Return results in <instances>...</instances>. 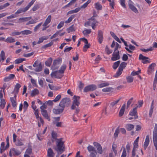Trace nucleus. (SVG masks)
Wrapping results in <instances>:
<instances>
[{
    "label": "nucleus",
    "instance_id": "nucleus-1",
    "mask_svg": "<svg viewBox=\"0 0 157 157\" xmlns=\"http://www.w3.org/2000/svg\"><path fill=\"white\" fill-rule=\"evenodd\" d=\"M62 138H60L57 139L56 141L57 147L55 148L56 150L59 154L62 153L65 151V145L64 142L62 141Z\"/></svg>",
    "mask_w": 157,
    "mask_h": 157
},
{
    "label": "nucleus",
    "instance_id": "nucleus-2",
    "mask_svg": "<svg viewBox=\"0 0 157 157\" xmlns=\"http://www.w3.org/2000/svg\"><path fill=\"white\" fill-rule=\"evenodd\" d=\"M80 98L79 96H77L75 95L73 96V100L72 101V105L71 106V109L74 110L75 108L78 107V106L80 104L79 101Z\"/></svg>",
    "mask_w": 157,
    "mask_h": 157
},
{
    "label": "nucleus",
    "instance_id": "nucleus-3",
    "mask_svg": "<svg viewBox=\"0 0 157 157\" xmlns=\"http://www.w3.org/2000/svg\"><path fill=\"white\" fill-rule=\"evenodd\" d=\"M71 102V100L69 98H65L62 99L59 103V106L62 108H64L68 106Z\"/></svg>",
    "mask_w": 157,
    "mask_h": 157
},
{
    "label": "nucleus",
    "instance_id": "nucleus-4",
    "mask_svg": "<svg viewBox=\"0 0 157 157\" xmlns=\"http://www.w3.org/2000/svg\"><path fill=\"white\" fill-rule=\"evenodd\" d=\"M33 66L35 67L34 71L36 72H40L42 71V67L41 62H39L38 60L36 61L33 65Z\"/></svg>",
    "mask_w": 157,
    "mask_h": 157
},
{
    "label": "nucleus",
    "instance_id": "nucleus-5",
    "mask_svg": "<svg viewBox=\"0 0 157 157\" xmlns=\"http://www.w3.org/2000/svg\"><path fill=\"white\" fill-rule=\"evenodd\" d=\"M97 88L96 85L94 84L89 85L86 86L84 89V92H87L89 91H92L94 90Z\"/></svg>",
    "mask_w": 157,
    "mask_h": 157
},
{
    "label": "nucleus",
    "instance_id": "nucleus-6",
    "mask_svg": "<svg viewBox=\"0 0 157 157\" xmlns=\"http://www.w3.org/2000/svg\"><path fill=\"white\" fill-rule=\"evenodd\" d=\"M62 61V59L55 60L53 63V64L51 67L52 69L55 70L58 69L59 67V65L60 64V62Z\"/></svg>",
    "mask_w": 157,
    "mask_h": 157
},
{
    "label": "nucleus",
    "instance_id": "nucleus-7",
    "mask_svg": "<svg viewBox=\"0 0 157 157\" xmlns=\"http://www.w3.org/2000/svg\"><path fill=\"white\" fill-rule=\"evenodd\" d=\"M149 58L148 57L145 56L142 54H140L139 55V59L142 60V62L144 64L150 63V61L147 60Z\"/></svg>",
    "mask_w": 157,
    "mask_h": 157
},
{
    "label": "nucleus",
    "instance_id": "nucleus-8",
    "mask_svg": "<svg viewBox=\"0 0 157 157\" xmlns=\"http://www.w3.org/2000/svg\"><path fill=\"white\" fill-rule=\"evenodd\" d=\"M96 15H94L92 16L89 21L87 22V24L88 25H97V23H98V22L94 18V17H96Z\"/></svg>",
    "mask_w": 157,
    "mask_h": 157
},
{
    "label": "nucleus",
    "instance_id": "nucleus-9",
    "mask_svg": "<svg viewBox=\"0 0 157 157\" xmlns=\"http://www.w3.org/2000/svg\"><path fill=\"white\" fill-rule=\"evenodd\" d=\"M138 106L134 108L129 113V115L131 116H134V119H137L138 118L137 109Z\"/></svg>",
    "mask_w": 157,
    "mask_h": 157
},
{
    "label": "nucleus",
    "instance_id": "nucleus-10",
    "mask_svg": "<svg viewBox=\"0 0 157 157\" xmlns=\"http://www.w3.org/2000/svg\"><path fill=\"white\" fill-rule=\"evenodd\" d=\"M120 59V56L119 55V51H117V52H114L112 54L111 60L113 61H114L119 59Z\"/></svg>",
    "mask_w": 157,
    "mask_h": 157
},
{
    "label": "nucleus",
    "instance_id": "nucleus-11",
    "mask_svg": "<svg viewBox=\"0 0 157 157\" xmlns=\"http://www.w3.org/2000/svg\"><path fill=\"white\" fill-rule=\"evenodd\" d=\"M93 144L94 146L96 147L98 152L100 154H101L103 152V151L101 145L96 142H94Z\"/></svg>",
    "mask_w": 157,
    "mask_h": 157
},
{
    "label": "nucleus",
    "instance_id": "nucleus-12",
    "mask_svg": "<svg viewBox=\"0 0 157 157\" xmlns=\"http://www.w3.org/2000/svg\"><path fill=\"white\" fill-rule=\"evenodd\" d=\"M98 38L99 43L101 44L103 40V32L101 30L98 31Z\"/></svg>",
    "mask_w": 157,
    "mask_h": 157
},
{
    "label": "nucleus",
    "instance_id": "nucleus-13",
    "mask_svg": "<svg viewBox=\"0 0 157 157\" xmlns=\"http://www.w3.org/2000/svg\"><path fill=\"white\" fill-rule=\"evenodd\" d=\"M156 66V64L155 63H152L148 67L147 70L148 73L150 75L152 73V72L154 70V67Z\"/></svg>",
    "mask_w": 157,
    "mask_h": 157
},
{
    "label": "nucleus",
    "instance_id": "nucleus-14",
    "mask_svg": "<svg viewBox=\"0 0 157 157\" xmlns=\"http://www.w3.org/2000/svg\"><path fill=\"white\" fill-rule=\"evenodd\" d=\"M138 143L134 142L133 147L132 151V157H135L136 155L135 149L138 147Z\"/></svg>",
    "mask_w": 157,
    "mask_h": 157
},
{
    "label": "nucleus",
    "instance_id": "nucleus-15",
    "mask_svg": "<svg viewBox=\"0 0 157 157\" xmlns=\"http://www.w3.org/2000/svg\"><path fill=\"white\" fill-rule=\"evenodd\" d=\"M32 18V17H31L20 18L18 19V22L22 23L24 22L30 20Z\"/></svg>",
    "mask_w": 157,
    "mask_h": 157
},
{
    "label": "nucleus",
    "instance_id": "nucleus-16",
    "mask_svg": "<svg viewBox=\"0 0 157 157\" xmlns=\"http://www.w3.org/2000/svg\"><path fill=\"white\" fill-rule=\"evenodd\" d=\"M15 77V76L14 74H10L8 76L5 78L4 81L5 82H8L10 80L13 79Z\"/></svg>",
    "mask_w": 157,
    "mask_h": 157
},
{
    "label": "nucleus",
    "instance_id": "nucleus-17",
    "mask_svg": "<svg viewBox=\"0 0 157 157\" xmlns=\"http://www.w3.org/2000/svg\"><path fill=\"white\" fill-rule=\"evenodd\" d=\"M149 137L148 135H147L146 136L145 142L144 143V149H146L149 143Z\"/></svg>",
    "mask_w": 157,
    "mask_h": 157
},
{
    "label": "nucleus",
    "instance_id": "nucleus-18",
    "mask_svg": "<svg viewBox=\"0 0 157 157\" xmlns=\"http://www.w3.org/2000/svg\"><path fill=\"white\" fill-rule=\"evenodd\" d=\"M42 115L48 121H50V119L48 116L47 111L46 110H41Z\"/></svg>",
    "mask_w": 157,
    "mask_h": 157
},
{
    "label": "nucleus",
    "instance_id": "nucleus-19",
    "mask_svg": "<svg viewBox=\"0 0 157 157\" xmlns=\"http://www.w3.org/2000/svg\"><path fill=\"white\" fill-rule=\"evenodd\" d=\"M64 109L63 108H62L59 109H53V113L56 114H59L61 113L63 111Z\"/></svg>",
    "mask_w": 157,
    "mask_h": 157
},
{
    "label": "nucleus",
    "instance_id": "nucleus-20",
    "mask_svg": "<svg viewBox=\"0 0 157 157\" xmlns=\"http://www.w3.org/2000/svg\"><path fill=\"white\" fill-rule=\"evenodd\" d=\"M28 10V9L27 8L26 6L25 8H20L17 10V11L15 13L17 15V14H18L21 13L25 12Z\"/></svg>",
    "mask_w": 157,
    "mask_h": 157
},
{
    "label": "nucleus",
    "instance_id": "nucleus-21",
    "mask_svg": "<svg viewBox=\"0 0 157 157\" xmlns=\"http://www.w3.org/2000/svg\"><path fill=\"white\" fill-rule=\"evenodd\" d=\"M55 153L51 148H49L47 151V156L48 157H54Z\"/></svg>",
    "mask_w": 157,
    "mask_h": 157
},
{
    "label": "nucleus",
    "instance_id": "nucleus-22",
    "mask_svg": "<svg viewBox=\"0 0 157 157\" xmlns=\"http://www.w3.org/2000/svg\"><path fill=\"white\" fill-rule=\"evenodd\" d=\"M51 15L48 16L47 18H46L44 23L43 25V26H45L47 25L51 21Z\"/></svg>",
    "mask_w": 157,
    "mask_h": 157
},
{
    "label": "nucleus",
    "instance_id": "nucleus-23",
    "mask_svg": "<svg viewBox=\"0 0 157 157\" xmlns=\"http://www.w3.org/2000/svg\"><path fill=\"white\" fill-rule=\"evenodd\" d=\"M125 127L128 131H130L134 128V126L132 124H128L126 125Z\"/></svg>",
    "mask_w": 157,
    "mask_h": 157
},
{
    "label": "nucleus",
    "instance_id": "nucleus-24",
    "mask_svg": "<svg viewBox=\"0 0 157 157\" xmlns=\"http://www.w3.org/2000/svg\"><path fill=\"white\" fill-rule=\"evenodd\" d=\"M58 71H55L52 72L51 74V76L52 77H53L54 76L56 78H61L63 76L62 75H57V73Z\"/></svg>",
    "mask_w": 157,
    "mask_h": 157
},
{
    "label": "nucleus",
    "instance_id": "nucleus-25",
    "mask_svg": "<svg viewBox=\"0 0 157 157\" xmlns=\"http://www.w3.org/2000/svg\"><path fill=\"white\" fill-rule=\"evenodd\" d=\"M125 107V104H124L122 106L119 113V115L120 117H121L123 115Z\"/></svg>",
    "mask_w": 157,
    "mask_h": 157
},
{
    "label": "nucleus",
    "instance_id": "nucleus-26",
    "mask_svg": "<svg viewBox=\"0 0 157 157\" xmlns=\"http://www.w3.org/2000/svg\"><path fill=\"white\" fill-rule=\"evenodd\" d=\"M15 39L13 38L12 37H9L7 38L5 41L7 43H12L15 42Z\"/></svg>",
    "mask_w": 157,
    "mask_h": 157
},
{
    "label": "nucleus",
    "instance_id": "nucleus-27",
    "mask_svg": "<svg viewBox=\"0 0 157 157\" xmlns=\"http://www.w3.org/2000/svg\"><path fill=\"white\" fill-rule=\"evenodd\" d=\"M11 151H12V152L14 155H20L21 153L19 151L16 150L14 148H12L11 149Z\"/></svg>",
    "mask_w": 157,
    "mask_h": 157
},
{
    "label": "nucleus",
    "instance_id": "nucleus-28",
    "mask_svg": "<svg viewBox=\"0 0 157 157\" xmlns=\"http://www.w3.org/2000/svg\"><path fill=\"white\" fill-rule=\"evenodd\" d=\"M66 68V65L65 64H63L60 67V70H59L58 72L60 74H63Z\"/></svg>",
    "mask_w": 157,
    "mask_h": 157
},
{
    "label": "nucleus",
    "instance_id": "nucleus-29",
    "mask_svg": "<svg viewBox=\"0 0 157 157\" xmlns=\"http://www.w3.org/2000/svg\"><path fill=\"white\" fill-rule=\"evenodd\" d=\"M22 140L21 139H18L16 141V142H15V145L17 146H21L24 145L23 143L22 142Z\"/></svg>",
    "mask_w": 157,
    "mask_h": 157
},
{
    "label": "nucleus",
    "instance_id": "nucleus-30",
    "mask_svg": "<svg viewBox=\"0 0 157 157\" xmlns=\"http://www.w3.org/2000/svg\"><path fill=\"white\" fill-rule=\"evenodd\" d=\"M95 7L97 10H101L102 9V6L97 2L95 4Z\"/></svg>",
    "mask_w": 157,
    "mask_h": 157
},
{
    "label": "nucleus",
    "instance_id": "nucleus-31",
    "mask_svg": "<svg viewBox=\"0 0 157 157\" xmlns=\"http://www.w3.org/2000/svg\"><path fill=\"white\" fill-rule=\"evenodd\" d=\"M39 93L38 90L37 89H35L32 91L31 95L32 97H34L35 95L38 94Z\"/></svg>",
    "mask_w": 157,
    "mask_h": 157
},
{
    "label": "nucleus",
    "instance_id": "nucleus-32",
    "mask_svg": "<svg viewBox=\"0 0 157 157\" xmlns=\"http://www.w3.org/2000/svg\"><path fill=\"white\" fill-rule=\"evenodd\" d=\"M87 149L90 152L95 151H96V150L95 148L93 146L90 145H89L88 146V147H87Z\"/></svg>",
    "mask_w": 157,
    "mask_h": 157
},
{
    "label": "nucleus",
    "instance_id": "nucleus-33",
    "mask_svg": "<svg viewBox=\"0 0 157 157\" xmlns=\"http://www.w3.org/2000/svg\"><path fill=\"white\" fill-rule=\"evenodd\" d=\"M52 62V59L51 58H50L45 62V64L47 66L50 67L51 65Z\"/></svg>",
    "mask_w": 157,
    "mask_h": 157
},
{
    "label": "nucleus",
    "instance_id": "nucleus-34",
    "mask_svg": "<svg viewBox=\"0 0 157 157\" xmlns=\"http://www.w3.org/2000/svg\"><path fill=\"white\" fill-rule=\"evenodd\" d=\"M123 70L121 69L118 68L116 74L114 75L115 77H119L122 73Z\"/></svg>",
    "mask_w": 157,
    "mask_h": 157
},
{
    "label": "nucleus",
    "instance_id": "nucleus-35",
    "mask_svg": "<svg viewBox=\"0 0 157 157\" xmlns=\"http://www.w3.org/2000/svg\"><path fill=\"white\" fill-rule=\"evenodd\" d=\"M109 85V83L108 82H104L98 85V86L99 88H102L104 87L107 86Z\"/></svg>",
    "mask_w": 157,
    "mask_h": 157
},
{
    "label": "nucleus",
    "instance_id": "nucleus-36",
    "mask_svg": "<svg viewBox=\"0 0 157 157\" xmlns=\"http://www.w3.org/2000/svg\"><path fill=\"white\" fill-rule=\"evenodd\" d=\"M32 32L29 30H25L21 31V33L23 35H28L31 34Z\"/></svg>",
    "mask_w": 157,
    "mask_h": 157
},
{
    "label": "nucleus",
    "instance_id": "nucleus-37",
    "mask_svg": "<svg viewBox=\"0 0 157 157\" xmlns=\"http://www.w3.org/2000/svg\"><path fill=\"white\" fill-rule=\"evenodd\" d=\"M10 101H11L12 105L13 107H15L17 106L16 102V99H14L13 98H10Z\"/></svg>",
    "mask_w": 157,
    "mask_h": 157
},
{
    "label": "nucleus",
    "instance_id": "nucleus-38",
    "mask_svg": "<svg viewBox=\"0 0 157 157\" xmlns=\"http://www.w3.org/2000/svg\"><path fill=\"white\" fill-rule=\"evenodd\" d=\"M129 8L135 13H138L137 9L133 5H130Z\"/></svg>",
    "mask_w": 157,
    "mask_h": 157
},
{
    "label": "nucleus",
    "instance_id": "nucleus-39",
    "mask_svg": "<svg viewBox=\"0 0 157 157\" xmlns=\"http://www.w3.org/2000/svg\"><path fill=\"white\" fill-rule=\"evenodd\" d=\"M120 62H121L120 61H118L116 62H115L114 63L113 66L114 69L115 70L117 68L119 65L120 64Z\"/></svg>",
    "mask_w": 157,
    "mask_h": 157
},
{
    "label": "nucleus",
    "instance_id": "nucleus-40",
    "mask_svg": "<svg viewBox=\"0 0 157 157\" xmlns=\"http://www.w3.org/2000/svg\"><path fill=\"white\" fill-rule=\"evenodd\" d=\"M75 17V15H71L68 19V20L65 21V23H70Z\"/></svg>",
    "mask_w": 157,
    "mask_h": 157
},
{
    "label": "nucleus",
    "instance_id": "nucleus-41",
    "mask_svg": "<svg viewBox=\"0 0 157 157\" xmlns=\"http://www.w3.org/2000/svg\"><path fill=\"white\" fill-rule=\"evenodd\" d=\"M126 65L127 63H126L125 62H122L120 64L119 68L120 69H121L123 71L124 69L126 67Z\"/></svg>",
    "mask_w": 157,
    "mask_h": 157
},
{
    "label": "nucleus",
    "instance_id": "nucleus-42",
    "mask_svg": "<svg viewBox=\"0 0 157 157\" xmlns=\"http://www.w3.org/2000/svg\"><path fill=\"white\" fill-rule=\"evenodd\" d=\"M77 0H71L69 3L67 5L65 6L64 7H63V8H65L66 7H69L70 6H72L74 4L75 2H76Z\"/></svg>",
    "mask_w": 157,
    "mask_h": 157
},
{
    "label": "nucleus",
    "instance_id": "nucleus-43",
    "mask_svg": "<svg viewBox=\"0 0 157 157\" xmlns=\"http://www.w3.org/2000/svg\"><path fill=\"white\" fill-rule=\"evenodd\" d=\"M91 2V0H88L87 1L86 3L83 4L82 6L80 8H81L85 9V8L88 6V4L90 3Z\"/></svg>",
    "mask_w": 157,
    "mask_h": 157
},
{
    "label": "nucleus",
    "instance_id": "nucleus-44",
    "mask_svg": "<svg viewBox=\"0 0 157 157\" xmlns=\"http://www.w3.org/2000/svg\"><path fill=\"white\" fill-rule=\"evenodd\" d=\"M113 88L111 87H107L103 88L102 90V91L105 92H110Z\"/></svg>",
    "mask_w": 157,
    "mask_h": 157
},
{
    "label": "nucleus",
    "instance_id": "nucleus-45",
    "mask_svg": "<svg viewBox=\"0 0 157 157\" xmlns=\"http://www.w3.org/2000/svg\"><path fill=\"white\" fill-rule=\"evenodd\" d=\"M53 44V43L52 42H51L41 47L42 48L45 49L46 48L51 46Z\"/></svg>",
    "mask_w": 157,
    "mask_h": 157
},
{
    "label": "nucleus",
    "instance_id": "nucleus-46",
    "mask_svg": "<svg viewBox=\"0 0 157 157\" xmlns=\"http://www.w3.org/2000/svg\"><path fill=\"white\" fill-rule=\"evenodd\" d=\"M91 30L90 29H86L82 32L83 33L84 35H87L91 33Z\"/></svg>",
    "mask_w": 157,
    "mask_h": 157
},
{
    "label": "nucleus",
    "instance_id": "nucleus-47",
    "mask_svg": "<svg viewBox=\"0 0 157 157\" xmlns=\"http://www.w3.org/2000/svg\"><path fill=\"white\" fill-rule=\"evenodd\" d=\"M121 98H119L118 100H115L110 103V105L112 107H113L120 100H121Z\"/></svg>",
    "mask_w": 157,
    "mask_h": 157
},
{
    "label": "nucleus",
    "instance_id": "nucleus-48",
    "mask_svg": "<svg viewBox=\"0 0 157 157\" xmlns=\"http://www.w3.org/2000/svg\"><path fill=\"white\" fill-rule=\"evenodd\" d=\"M133 78L131 76H129L126 77L127 82L128 83L132 82L133 81Z\"/></svg>",
    "mask_w": 157,
    "mask_h": 157
},
{
    "label": "nucleus",
    "instance_id": "nucleus-49",
    "mask_svg": "<svg viewBox=\"0 0 157 157\" xmlns=\"http://www.w3.org/2000/svg\"><path fill=\"white\" fill-rule=\"evenodd\" d=\"M153 50V47H150L149 48L147 49H140L141 51L145 52H147L149 51H152Z\"/></svg>",
    "mask_w": 157,
    "mask_h": 157
},
{
    "label": "nucleus",
    "instance_id": "nucleus-50",
    "mask_svg": "<svg viewBox=\"0 0 157 157\" xmlns=\"http://www.w3.org/2000/svg\"><path fill=\"white\" fill-rule=\"evenodd\" d=\"M1 101L0 106L2 107V109H3L5 105L6 101L4 99H1Z\"/></svg>",
    "mask_w": 157,
    "mask_h": 157
},
{
    "label": "nucleus",
    "instance_id": "nucleus-51",
    "mask_svg": "<svg viewBox=\"0 0 157 157\" xmlns=\"http://www.w3.org/2000/svg\"><path fill=\"white\" fill-rule=\"evenodd\" d=\"M0 57H1V59L4 61L5 59V53L3 50L1 51L0 54Z\"/></svg>",
    "mask_w": 157,
    "mask_h": 157
},
{
    "label": "nucleus",
    "instance_id": "nucleus-52",
    "mask_svg": "<svg viewBox=\"0 0 157 157\" xmlns=\"http://www.w3.org/2000/svg\"><path fill=\"white\" fill-rule=\"evenodd\" d=\"M122 148H123V149L121 157H126V152L124 147L122 146Z\"/></svg>",
    "mask_w": 157,
    "mask_h": 157
},
{
    "label": "nucleus",
    "instance_id": "nucleus-53",
    "mask_svg": "<svg viewBox=\"0 0 157 157\" xmlns=\"http://www.w3.org/2000/svg\"><path fill=\"white\" fill-rule=\"evenodd\" d=\"M52 138L57 140L58 139L57 138V134L56 132L53 131L52 132Z\"/></svg>",
    "mask_w": 157,
    "mask_h": 157
},
{
    "label": "nucleus",
    "instance_id": "nucleus-54",
    "mask_svg": "<svg viewBox=\"0 0 157 157\" xmlns=\"http://www.w3.org/2000/svg\"><path fill=\"white\" fill-rule=\"evenodd\" d=\"M73 26L74 25H72L67 29V30L68 31V33L74 31H75L74 28L73 27Z\"/></svg>",
    "mask_w": 157,
    "mask_h": 157
},
{
    "label": "nucleus",
    "instance_id": "nucleus-55",
    "mask_svg": "<svg viewBox=\"0 0 157 157\" xmlns=\"http://www.w3.org/2000/svg\"><path fill=\"white\" fill-rule=\"evenodd\" d=\"M29 106L28 104L26 101H25L24 102V106H23V109L24 110V111H25Z\"/></svg>",
    "mask_w": 157,
    "mask_h": 157
},
{
    "label": "nucleus",
    "instance_id": "nucleus-56",
    "mask_svg": "<svg viewBox=\"0 0 157 157\" xmlns=\"http://www.w3.org/2000/svg\"><path fill=\"white\" fill-rule=\"evenodd\" d=\"M61 30H60L56 32L50 38V39H52L56 37L58 35L60 32H61Z\"/></svg>",
    "mask_w": 157,
    "mask_h": 157
},
{
    "label": "nucleus",
    "instance_id": "nucleus-57",
    "mask_svg": "<svg viewBox=\"0 0 157 157\" xmlns=\"http://www.w3.org/2000/svg\"><path fill=\"white\" fill-rule=\"evenodd\" d=\"M90 44H86L84 45L83 48V51L84 52H86L87 51L86 49L88 48H90Z\"/></svg>",
    "mask_w": 157,
    "mask_h": 157
},
{
    "label": "nucleus",
    "instance_id": "nucleus-58",
    "mask_svg": "<svg viewBox=\"0 0 157 157\" xmlns=\"http://www.w3.org/2000/svg\"><path fill=\"white\" fill-rule=\"evenodd\" d=\"M105 51L106 52L107 54L108 55H109L112 53V50L109 49L107 45L106 46Z\"/></svg>",
    "mask_w": 157,
    "mask_h": 157
},
{
    "label": "nucleus",
    "instance_id": "nucleus-59",
    "mask_svg": "<svg viewBox=\"0 0 157 157\" xmlns=\"http://www.w3.org/2000/svg\"><path fill=\"white\" fill-rule=\"evenodd\" d=\"M47 105L46 102L43 103L42 105L40 107L41 110H44V109H46L47 108Z\"/></svg>",
    "mask_w": 157,
    "mask_h": 157
},
{
    "label": "nucleus",
    "instance_id": "nucleus-60",
    "mask_svg": "<svg viewBox=\"0 0 157 157\" xmlns=\"http://www.w3.org/2000/svg\"><path fill=\"white\" fill-rule=\"evenodd\" d=\"M61 95L59 94L57 95L55 98V99L53 100L54 102H56L58 101L61 98Z\"/></svg>",
    "mask_w": 157,
    "mask_h": 157
},
{
    "label": "nucleus",
    "instance_id": "nucleus-61",
    "mask_svg": "<svg viewBox=\"0 0 157 157\" xmlns=\"http://www.w3.org/2000/svg\"><path fill=\"white\" fill-rule=\"evenodd\" d=\"M140 71H141L140 70L138 71H133L131 73V75L133 76H135L136 75H138L139 74V73H140Z\"/></svg>",
    "mask_w": 157,
    "mask_h": 157
},
{
    "label": "nucleus",
    "instance_id": "nucleus-62",
    "mask_svg": "<svg viewBox=\"0 0 157 157\" xmlns=\"http://www.w3.org/2000/svg\"><path fill=\"white\" fill-rule=\"evenodd\" d=\"M25 153L28 155L32 153V148L30 147H29L26 149Z\"/></svg>",
    "mask_w": 157,
    "mask_h": 157
},
{
    "label": "nucleus",
    "instance_id": "nucleus-63",
    "mask_svg": "<svg viewBox=\"0 0 157 157\" xmlns=\"http://www.w3.org/2000/svg\"><path fill=\"white\" fill-rule=\"evenodd\" d=\"M125 2V0H120V4L121 6L124 8H126V6Z\"/></svg>",
    "mask_w": 157,
    "mask_h": 157
},
{
    "label": "nucleus",
    "instance_id": "nucleus-64",
    "mask_svg": "<svg viewBox=\"0 0 157 157\" xmlns=\"http://www.w3.org/2000/svg\"><path fill=\"white\" fill-rule=\"evenodd\" d=\"M97 154L96 151H95L90 152V157H96Z\"/></svg>",
    "mask_w": 157,
    "mask_h": 157
}]
</instances>
